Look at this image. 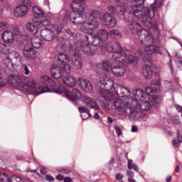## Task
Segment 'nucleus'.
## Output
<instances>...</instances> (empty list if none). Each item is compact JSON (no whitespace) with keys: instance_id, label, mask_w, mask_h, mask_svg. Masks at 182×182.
Listing matches in <instances>:
<instances>
[{"instance_id":"obj_10","label":"nucleus","mask_w":182,"mask_h":182,"mask_svg":"<svg viewBox=\"0 0 182 182\" xmlns=\"http://www.w3.org/2000/svg\"><path fill=\"white\" fill-rule=\"evenodd\" d=\"M63 28H65V25L63 23L53 25L51 29H42L41 36L46 42H51L53 39H55L58 35L62 33Z\"/></svg>"},{"instance_id":"obj_50","label":"nucleus","mask_w":182,"mask_h":182,"mask_svg":"<svg viewBox=\"0 0 182 182\" xmlns=\"http://www.w3.org/2000/svg\"><path fill=\"white\" fill-rule=\"evenodd\" d=\"M127 174L129 177H131L132 178L133 177H134V172H133V171H127Z\"/></svg>"},{"instance_id":"obj_52","label":"nucleus","mask_w":182,"mask_h":182,"mask_svg":"<svg viewBox=\"0 0 182 182\" xmlns=\"http://www.w3.org/2000/svg\"><path fill=\"white\" fill-rule=\"evenodd\" d=\"M173 122L176 126H180V124H181V122L178 119H175Z\"/></svg>"},{"instance_id":"obj_44","label":"nucleus","mask_w":182,"mask_h":182,"mask_svg":"<svg viewBox=\"0 0 182 182\" xmlns=\"http://www.w3.org/2000/svg\"><path fill=\"white\" fill-rule=\"evenodd\" d=\"M7 23L6 21L0 22V31H4L5 28H6Z\"/></svg>"},{"instance_id":"obj_22","label":"nucleus","mask_w":182,"mask_h":182,"mask_svg":"<svg viewBox=\"0 0 182 182\" xmlns=\"http://www.w3.org/2000/svg\"><path fill=\"white\" fill-rule=\"evenodd\" d=\"M151 62L149 63V65L146 64L142 66V75L145 79H151L153 75V70H151Z\"/></svg>"},{"instance_id":"obj_55","label":"nucleus","mask_w":182,"mask_h":182,"mask_svg":"<svg viewBox=\"0 0 182 182\" xmlns=\"http://www.w3.org/2000/svg\"><path fill=\"white\" fill-rule=\"evenodd\" d=\"M81 117L82 120H87L89 117H87V114H81Z\"/></svg>"},{"instance_id":"obj_43","label":"nucleus","mask_w":182,"mask_h":182,"mask_svg":"<svg viewBox=\"0 0 182 182\" xmlns=\"http://www.w3.org/2000/svg\"><path fill=\"white\" fill-rule=\"evenodd\" d=\"M46 179L48 182H53V181H55V178L52 175H46Z\"/></svg>"},{"instance_id":"obj_53","label":"nucleus","mask_w":182,"mask_h":182,"mask_svg":"<svg viewBox=\"0 0 182 182\" xmlns=\"http://www.w3.org/2000/svg\"><path fill=\"white\" fill-rule=\"evenodd\" d=\"M63 181L64 182H72V178H70L69 176L65 177L63 179Z\"/></svg>"},{"instance_id":"obj_36","label":"nucleus","mask_w":182,"mask_h":182,"mask_svg":"<svg viewBox=\"0 0 182 182\" xmlns=\"http://www.w3.org/2000/svg\"><path fill=\"white\" fill-rule=\"evenodd\" d=\"M166 52H167L168 56L169 58V63H168L169 69L171 70V75H173L174 68L173 67V58H171V54H170V53H168V50H166Z\"/></svg>"},{"instance_id":"obj_28","label":"nucleus","mask_w":182,"mask_h":182,"mask_svg":"<svg viewBox=\"0 0 182 182\" xmlns=\"http://www.w3.org/2000/svg\"><path fill=\"white\" fill-rule=\"evenodd\" d=\"M26 28L28 31L29 33H31V35H36V33L39 32V28H38V26L35 24V23H27L26 25Z\"/></svg>"},{"instance_id":"obj_12","label":"nucleus","mask_w":182,"mask_h":182,"mask_svg":"<svg viewBox=\"0 0 182 182\" xmlns=\"http://www.w3.org/2000/svg\"><path fill=\"white\" fill-rule=\"evenodd\" d=\"M33 4L31 0H21L20 5L16 7L14 9V16L16 18H23L26 16L28 12H29V9L32 8L33 11Z\"/></svg>"},{"instance_id":"obj_39","label":"nucleus","mask_w":182,"mask_h":182,"mask_svg":"<svg viewBox=\"0 0 182 182\" xmlns=\"http://www.w3.org/2000/svg\"><path fill=\"white\" fill-rule=\"evenodd\" d=\"M107 9L109 12L113 14V15H116V7L114 6L109 5L107 6Z\"/></svg>"},{"instance_id":"obj_37","label":"nucleus","mask_w":182,"mask_h":182,"mask_svg":"<svg viewBox=\"0 0 182 182\" xmlns=\"http://www.w3.org/2000/svg\"><path fill=\"white\" fill-rule=\"evenodd\" d=\"M71 171L72 168L69 166L60 168V170L58 171L59 173H63V174H69Z\"/></svg>"},{"instance_id":"obj_51","label":"nucleus","mask_w":182,"mask_h":182,"mask_svg":"<svg viewBox=\"0 0 182 182\" xmlns=\"http://www.w3.org/2000/svg\"><path fill=\"white\" fill-rule=\"evenodd\" d=\"M137 130H138L137 127L135 125H132V133H137Z\"/></svg>"},{"instance_id":"obj_30","label":"nucleus","mask_w":182,"mask_h":182,"mask_svg":"<svg viewBox=\"0 0 182 182\" xmlns=\"http://www.w3.org/2000/svg\"><path fill=\"white\" fill-rule=\"evenodd\" d=\"M116 90L118 92V94H117V96H119V95H119L121 97H124L125 96H127V95H130V90L127 87L120 86Z\"/></svg>"},{"instance_id":"obj_8","label":"nucleus","mask_w":182,"mask_h":182,"mask_svg":"<svg viewBox=\"0 0 182 182\" xmlns=\"http://www.w3.org/2000/svg\"><path fill=\"white\" fill-rule=\"evenodd\" d=\"M101 88L100 89V96L110 102L114 99L116 95H119V91L114 87V81L113 80H101L100 81Z\"/></svg>"},{"instance_id":"obj_33","label":"nucleus","mask_w":182,"mask_h":182,"mask_svg":"<svg viewBox=\"0 0 182 182\" xmlns=\"http://www.w3.org/2000/svg\"><path fill=\"white\" fill-rule=\"evenodd\" d=\"M66 35L70 38L71 41H73V42H76V34L72 31L70 28H67L65 30Z\"/></svg>"},{"instance_id":"obj_29","label":"nucleus","mask_w":182,"mask_h":182,"mask_svg":"<svg viewBox=\"0 0 182 182\" xmlns=\"http://www.w3.org/2000/svg\"><path fill=\"white\" fill-rule=\"evenodd\" d=\"M34 49H39L42 46V40L39 37H34L31 39V44H30Z\"/></svg>"},{"instance_id":"obj_49","label":"nucleus","mask_w":182,"mask_h":182,"mask_svg":"<svg viewBox=\"0 0 182 182\" xmlns=\"http://www.w3.org/2000/svg\"><path fill=\"white\" fill-rule=\"evenodd\" d=\"M40 173L41 174H42L43 176H45V174H46L48 173V171L46 170V168L45 167H41L40 169Z\"/></svg>"},{"instance_id":"obj_26","label":"nucleus","mask_w":182,"mask_h":182,"mask_svg":"<svg viewBox=\"0 0 182 182\" xmlns=\"http://www.w3.org/2000/svg\"><path fill=\"white\" fill-rule=\"evenodd\" d=\"M149 100L151 102L152 106L154 107H159L160 105H161V102L163 100V96L161 95H154L151 97Z\"/></svg>"},{"instance_id":"obj_41","label":"nucleus","mask_w":182,"mask_h":182,"mask_svg":"<svg viewBox=\"0 0 182 182\" xmlns=\"http://www.w3.org/2000/svg\"><path fill=\"white\" fill-rule=\"evenodd\" d=\"M127 167L129 170H133V168H134V164H133V160L132 159L128 160Z\"/></svg>"},{"instance_id":"obj_35","label":"nucleus","mask_w":182,"mask_h":182,"mask_svg":"<svg viewBox=\"0 0 182 182\" xmlns=\"http://www.w3.org/2000/svg\"><path fill=\"white\" fill-rule=\"evenodd\" d=\"M145 92L148 96H150L151 94L155 93L157 92V88L154 87L153 85L147 86L145 88Z\"/></svg>"},{"instance_id":"obj_61","label":"nucleus","mask_w":182,"mask_h":182,"mask_svg":"<svg viewBox=\"0 0 182 182\" xmlns=\"http://www.w3.org/2000/svg\"><path fill=\"white\" fill-rule=\"evenodd\" d=\"M166 182H171V176H169L166 179Z\"/></svg>"},{"instance_id":"obj_47","label":"nucleus","mask_w":182,"mask_h":182,"mask_svg":"<svg viewBox=\"0 0 182 182\" xmlns=\"http://www.w3.org/2000/svg\"><path fill=\"white\" fill-rule=\"evenodd\" d=\"M180 144H181V143L178 141H177L176 139H173L172 141L173 147H178L180 146Z\"/></svg>"},{"instance_id":"obj_27","label":"nucleus","mask_w":182,"mask_h":182,"mask_svg":"<svg viewBox=\"0 0 182 182\" xmlns=\"http://www.w3.org/2000/svg\"><path fill=\"white\" fill-rule=\"evenodd\" d=\"M102 15V13L97 10H92L90 13V16L88 17V19L90 22H95V23H99L97 22V19L100 18Z\"/></svg>"},{"instance_id":"obj_46","label":"nucleus","mask_w":182,"mask_h":182,"mask_svg":"<svg viewBox=\"0 0 182 182\" xmlns=\"http://www.w3.org/2000/svg\"><path fill=\"white\" fill-rule=\"evenodd\" d=\"M177 140L179 143H182V135L178 129L177 130Z\"/></svg>"},{"instance_id":"obj_24","label":"nucleus","mask_w":182,"mask_h":182,"mask_svg":"<svg viewBox=\"0 0 182 182\" xmlns=\"http://www.w3.org/2000/svg\"><path fill=\"white\" fill-rule=\"evenodd\" d=\"M5 43H14V33L9 30L5 31L1 36Z\"/></svg>"},{"instance_id":"obj_1","label":"nucleus","mask_w":182,"mask_h":182,"mask_svg":"<svg viewBox=\"0 0 182 182\" xmlns=\"http://www.w3.org/2000/svg\"><path fill=\"white\" fill-rule=\"evenodd\" d=\"M127 6L130 8L137 20L149 29H157V22L153 21L154 14L158 8H161L163 0H127Z\"/></svg>"},{"instance_id":"obj_6","label":"nucleus","mask_w":182,"mask_h":182,"mask_svg":"<svg viewBox=\"0 0 182 182\" xmlns=\"http://www.w3.org/2000/svg\"><path fill=\"white\" fill-rule=\"evenodd\" d=\"M86 4L85 0H74L71 3V10H67L64 14L63 21L64 23H83L87 16L83 13Z\"/></svg>"},{"instance_id":"obj_45","label":"nucleus","mask_w":182,"mask_h":182,"mask_svg":"<svg viewBox=\"0 0 182 182\" xmlns=\"http://www.w3.org/2000/svg\"><path fill=\"white\" fill-rule=\"evenodd\" d=\"M115 179L117 181H120V180H123V175L120 173H117L115 176Z\"/></svg>"},{"instance_id":"obj_42","label":"nucleus","mask_w":182,"mask_h":182,"mask_svg":"<svg viewBox=\"0 0 182 182\" xmlns=\"http://www.w3.org/2000/svg\"><path fill=\"white\" fill-rule=\"evenodd\" d=\"M114 129H115V132H116L117 135V136H122L123 132H122V129H120V127H119V126H115Z\"/></svg>"},{"instance_id":"obj_4","label":"nucleus","mask_w":182,"mask_h":182,"mask_svg":"<svg viewBox=\"0 0 182 182\" xmlns=\"http://www.w3.org/2000/svg\"><path fill=\"white\" fill-rule=\"evenodd\" d=\"M129 11H126V5L124 3L115 6V15H122L124 21L129 22V28L133 33H137L139 40L142 45H147L154 42V36L149 29L143 28L141 22Z\"/></svg>"},{"instance_id":"obj_17","label":"nucleus","mask_w":182,"mask_h":182,"mask_svg":"<svg viewBox=\"0 0 182 182\" xmlns=\"http://www.w3.org/2000/svg\"><path fill=\"white\" fill-rule=\"evenodd\" d=\"M26 79V77L23 75H11L9 76L8 82L13 86H21Z\"/></svg>"},{"instance_id":"obj_15","label":"nucleus","mask_w":182,"mask_h":182,"mask_svg":"<svg viewBox=\"0 0 182 182\" xmlns=\"http://www.w3.org/2000/svg\"><path fill=\"white\" fill-rule=\"evenodd\" d=\"M58 60V65H60L62 66V68H66V72H69V70H71L72 67L70 66V64L68 63L67 62H70V58L65 53H59L57 57ZM66 60L67 62H65Z\"/></svg>"},{"instance_id":"obj_63","label":"nucleus","mask_w":182,"mask_h":182,"mask_svg":"<svg viewBox=\"0 0 182 182\" xmlns=\"http://www.w3.org/2000/svg\"><path fill=\"white\" fill-rule=\"evenodd\" d=\"M133 169H134L135 171H139V166L134 165Z\"/></svg>"},{"instance_id":"obj_64","label":"nucleus","mask_w":182,"mask_h":182,"mask_svg":"<svg viewBox=\"0 0 182 182\" xmlns=\"http://www.w3.org/2000/svg\"><path fill=\"white\" fill-rule=\"evenodd\" d=\"M128 181L129 182H136V180H134L133 178H128Z\"/></svg>"},{"instance_id":"obj_19","label":"nucleus","mask_w":182,"mask_h":182,"mask_svg":"<svg viewBox=\"0 0 182 182\" xmlns=\"http://www.w3.org/2000/svg\"><path fill=\"white\" fill-rule=\"evenodd\" d=\"M73 65L75 69L80 70L83 67V60H82V55L79 51H75L73 55Z\"/></svg>"},{"instance_id":"obj_62","label":"nucleus","mask_w":182,"mask_h":182,"mask_svg":"<svg viewBox=\"0 0 182 182\" xmlns=\"http://www.w3.org/2000/svg\"><path fill=\"white\" fill-rule=\"evenodd\" d=\"M15 56H16V59H21V55H19V53H16L15 54Z\"/></svg>"},{"instance_id":"obj_32","label":"nucleus","mask_w":182,"mask_h":182,"mask_svg":"<svg viewBox=\"0 0 182 182\" xmlns=\"http://www.w3.org/2000/svg\"><path fill=\"white\" fill-rule=\"evenodd\" d=\"M109 35L112 38H115L116 39H120V38H122V33L116 29L111 30Z\"/></svg>"},{"instance_id":"obj_40","label":"nucleus","mask_w":182,"mask_h":182,"mask_svg":"<svg viewBox=\"0 0 182 182\" xmlns=\"http://www.w3.org/2000/svg\"><path fill=\"white\" fill-rule=\"evenodd\" d=\"M161 82L159 80H154L151 82V86H153L154 87V86H157L159 87V86H161Z\"/></svg>"},{"instance_id":"obj_20","label":"nucleus","mask_w":182,"mask_h":182,"mask_svg":"<svg viewBox=\"0 0 182 182\" xmlns=\"http://www.w3.org/2000/svg\"><path fill=\"white\" fill-rule=\"evenodd\" d=\"M79 86L82 90H85L87 93H90L93 90V85L90 81L85 78L79 79Z\"/></svg>"},{"instance_id":"obj_9","label":"nucleus","mask_w":182,"mask_h":182,"mask_svg":"<svg viewBox=\"0 0 182 182\" xmlns=\"http://www.w3.org/2000/svg\"><path fill=\"white\" fill-rule=\"evenodd\" d=\"M114 107L119 110V112L124 110L125 114L129 115V120H134L136 119V116L139 114V111L135 108H133L132 104L122 99L117 98L114 100Z\"/></svg>"},{"instance_id":"obj_3","label":"nucleus","mask_w":182,"mask_h":182,"mask_svg":"<svg viewBox=\"0 0 182 182\" xmlns=\"http://www.w3.org/2000/svg\"><path fill=\"white\" fill-rule=\"evenodd\" d=\"M106 50L112 52L113 60L121 64L113 66L110 61L105 60L102 63V68L107 72V73H113V75L117 77L124 76V73H126V63L137 65V63L139 62V58H137L136 55H128L123 51V48H122V46H120V43H116L112 47L107 46Z\"/></svg>"},{"instance_id":"obj_14","label":"nucleus","mask_w":182,"mask_h":182,"mask_svg":"<svg viewBox=\"0 0 182 182\" xmlns=\"http://www.w3.org/2000/svg\"><path fill=\"white\" fill-rule=\"evenodd\" d=\"M87 21V18L82 25L80 27V31L83 32V33H87L89 35H93V32L99 28V23L95 22H86ZM78 23H75V25H77Z\"/></svg>"},{"instance_id":"obj_16","label":"nucleus","mask_w":182,"mask_h":182,"mask_svg":"<svg viewBox=\"0 0 182 182\" xmlns=\"http://www.w3.org/2000/svg\"><path fill=\"white\" fill-rule=\"evenodd\" d=\"M102 21L104 25L108 28H114L116 23H117L116 18L109 13H105L103 14Z\"/></svg>"},{"instance_id":"obj_23","label":"nucleus","mask_w":182,"mask_h":182,"mask_svg":"<svg viewBox=\"0 0 182 182\" xmlns=\"http://www.w3.org/2000/svg\"><path fill=\"white\" fill-rule=\"evenodd\" d=\"M145 51L149 55H154V53H156L157 55H163L161 50H160V47L156 45H150L145 47Z\"/></svg>"},{"instance_id":"obj_2","label":"nucleus","mask_w":182,"mask_h":182,"mask_svg":"<svg viewBox=\"0 0 182 182\" xmlns=\"http://www.w3.org/2000/svg\"><path fill=\"white\" fill-rule=\"evenodd\" d=\"M43 80V85L36 90V82L35 80H31L26 82L21 86V90L27 95H35V96H39L42 93H56L57 95H61L62 96H67L69 100L74 102V105L77 106V102L82 98V93L77 89H73L70 95L68 94V90H66L63 87L56 86V82L53 80L47 75H43L42 77Z\"/></svg>"},{"instance_id":"obj_57","label":"nucleus","mask_w":182,"mask_h":182,"mask_svg":"<svg viewBox=\"0 0 182 182\" xmlns=\"http://www.w3.org/2000/svg\"><path fill=\"white\" fill-rule=\"evenodd\" d=\"M94 119H95L96 120H99V119H100V116L99 115V114L97 112H96L95 114Z\"/></svg>"},{"instance_id":"obj_21","label":"nucleus","mask_w":182,"mask_h":182,"mask_svg":"<svg viewBox=\"0 0 182 182\" xmlns=\"http://www.w3.org/2000/svg\"><path fill=\"white\" fill-rule=\"evenodd\" d=\"M84 102L90 109H95V110H99V109H100L96 100L90 97L85 96L84 97Z\"/></svg>"},{"instance_id":"obj_34","label":"nucleus","mask_w":182,"mask_h":182,"mask_svg":"<svg viewBox=\"0 0 182 182\" xmlns=\"http://www.w3.org/2000/svg\"><path fill=\"white\" fill-rule=\"evenodd\" d=\"M21 70L26 76H28L31 73V65L22 64Z\"/></svg>"},{"instance_id":"obj_54","label":"nucleus","mask_w":182,"mask_h":182,"mask_svg":"<svg viewBox=\"0 0 182 182\" xmlns=\"http://www.w3.org/2000/svg\"><path fill=\"white\" fill-rule=\"evenodd\" d=\"M107 120H108V122H107L108 124H113V118H112V117H108Z\"/></svg>"},{"instance_id":"obj_31","label":"nucleus","mask_w":182,"mask_h":182,"mask_svg":"<svg viewBox=\"0 0 182 182\" xmlns=\"http://www.w3.org/2000/svg\"><path fill=\"white\" fill-rule=\"evenodd\" d=\"M0 182H12V178L4 171H0Z\"/></svg>"},{"instance_id":"obj_7","label":"nucleus","mask_w":182,"mask_h":182,"mask_svg":"<svg viewBox=\"0 0 182 182\" xmlns=\"http://www.w3.org/2000/svg\"><path fill=\"white\" fill-rule=\"evenodd\" d=\"M134 97H131L132 100V109H135L136 112H149L151 107V104L149 100L144 101L146 99V92L144 90L138 88L133 91Z\"/></svg>"},{"instance_id":"obj_59","label":"nucleus","mask_w":182,"mask_h":182,"mask_svg":"<svg viewBox=\"0 0 182 182\" xmlns=\"http://www.w3.org/2000/svg\"><path fill=\"white\" fill-rule=\"evenodd\" d=\"M176 173H180V165H177L175 169Z\"/></svg>"},{"instance_id":"obj_58","label":"nucleus","mask_w":182,"mask_h":182,"mask_svg":"<svg viewBox=\"0 0 182 182\" xmlns=\"http://www.w3.org/2000/svg\"><path fill=\"white\" fill-rule=\"evenodd\" d=\"M176 109L179 112V113H182V107L180 105H178L176 107Z\"/></svg>"},{"instance_id":"obj_13","label":"nucleus","mask_w":182,"mask_h":182,"mask_svg":"<svg viewBox=\"0 0 182 182\" xmlns=\"http://www.w3.org/2000/svg\"><path fill=\"white\" fill-rule=\"evenodd\" d=\"M66 70H68L67 68H63L59 64H53L50 66V68L52 77L56 80L62 79L65 73V75H69V73H70V70L68 72Z\"/></svg>"},{"instance_id":"obj_38","label":"nucleus","mask_w":182,"mask_h":182,"mask_svg":"<svg viewBox=\"0 0 182 182\" xmlns=\"http://www.w3.org/2000/svg\"><path fill=\"white\" fill-rule=\"evenodd\" d=\"M78 110L81 114H86L87 113H89V109L86 107H78Z\"/></svg>"},{"instance_id":"obj_18","label":"nucleus","mask_w":182,"mask_h":182,"mask_svg":"<svg viewBox=\"0 0 182 182\" xmlns=\"http://www.w3.org/2000/svg\"><path fill=\"white\" fill-rule=\"evenodd\" d=\"M23 55L27 59H36V50L31 46V44L27 43L23 50Z\"/></svg>"},{"instance_id":"obj_48","label":"nucleus","mask_w":182,"mask_h":182,"mask_svg":"<svg viewBox=\"0 0 182 182\" xmlns=\"http://www.w3.org/2000/svg\"><path fill=\"white\" fill-rule=\"evenodd\" d=\"M55 178L58 180V181H63V179L65 178V176L59 173L56 176Z\"/></svg>"},{"instance_id":"obj_56","label":"nucleus","mask_w":182,"mask_h":182,"mask_svg":"<svg viewBox=\"0 0 182 182\" xmlns=\"http://www.w3.org/2000/svg\"><path fill=\"white\" fill-rule=\"evenodd\" d=\"M6 48V45L4 43H0V50L2 49L3 50H5V48Z\"/></svg>"},{"instance_id":"obj_60","label":"nucleus","mask_w":182,"mask_h":182,"mask_svg":"<svg viewBox=\"0 0 182 182\" xmlns=\"http://www.w3.org/2000/svg\"><path fill=\"white\" fill-rule=\"evenodd\" d=\"M16 159L18 160L19 161H22V160H24V158L23 156H17Z\"/></svg>"},{"instance_id":"obj_25","label":"nucleus","mask_w":182,"mask_h":182,"mask_svg":"<svg viewBox=\"0 0 182 182\" xmlns=\"http://www.w3.org/2000/svg\"><path fill=\"white\" fill-rule=\"evenodd\" d=\"M63 83L68 87H75L76 86V78L72 75H68L63 79Z\"/></svg>"},{"instance_id":"obj_11","label":"nucleus","mask_w":182,"mask_h":182,"mask_svg":"<svg viewBox=\"0 0 182 182\" xmlns=\"http://www.w3.org/2000/svg\"><path fill=\"white\" fill-rule=\"evenodd\" d=\"M33 21L35 23H38L41 28L42 26H48L50 23V18L49 17H45V12L39 6L33 7Z\"/></svg>"},{"instance_id":"obj_5","label":"nucleus","mask_w":182,"mask_h":182,"mask_svg":"<svg viewBox=\"0 0 182 182\" xmlns=\"http://www.w3.org/2000/svg\"><path fill=\"white\" fill-rule=\"evenodd\" d=\"M109 39V33L106 29H100L97 34L86 36L80 43V49L84 53L93 56L97 46H102L103 42Z\"/></svg>"}]
</instances>
